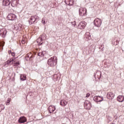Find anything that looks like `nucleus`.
<instances>
[{
	"mask_svg": "<svg viewBox=\"0 0 124 124\" xmlns=\"http://www.w3.org/2000/svg\"><path fill=\"white\" fill-rule=\"evenodd\" d=\"M42 22L44 24V25H45V24H46L45 23V20H42Z\"/></svg>",
	"mask_w": 124,
	"mask_h": 124,
	"instance_id": "obj_34",
	"label": "nucleus"
},
{
	"mask_svg": "<svg viewBox=\"0 0 124 124\" xmlns=\"http://www.w3.org/2000/svg\"><path fill=\"white\" fill-rule=\"evenodd\" d=\"M26 58H29V60H31V59L33 58V56L31 53H28L27 55Z\"/></svg>",
	"mask_w": 124,
	"mask_h": 124,
	"instance_id": "obj_23",
	"label": "nucleus"
},
{
	"mask_svg": "<svg viewBox=\"0 0 124 124\" xmlns=\"http://www.w3.org/2000/svg\"><path fill=\"white\" fill-rule=\"evenodd\" d=\"M57 57L53 56L48 60L47 64L51 67H54L57 64Z\"/></svg>",
	"mask_w": 124,
	"mask_h": 124,
	"instance_id": "obj_2",
	"label": "nucleus"
},
{
	"mask_svg": "<svg viewBox=\"0 0 124 124\" xmlns=\"http://www.w3.org/2000/svg\"><path fill=\"white\" fill-rule=\"evenodd\" d=\"M65 2L66 4L71 6L74 4V0H65Z\"/></svg>",
	"mask_w": 124,
	"mask_h": 124,
	"instance_id": "obj_11",
	"label": "nucleus"
},
{
	"mask_svg": "<svg viewBox=\"0 0 124 124\" xmlns=\"http://www.w3.org/2000/svg\"><path fill=\"white\" fill-rule=\"evenodd\" d=\"M84 105L85 107L89 108V107H90V106H91V103L90 102V101L86 100L84 102Z\"/></svg>",
	"mask_w": 124,
	"mask_h": 124,
	"instance_id": "obj_19",
	"label": "nucleus"
},
{
	"mask_svg": "<svg viewBox=\"0 0 124 124\" xmlns=\"http://www.w3.org/2000/svg\"><path fill=\"white\" fill-rule=\"evenodd\" d=\"M19 27H21L22 26V25L19 24Z\"/></svg>",
	"mask_w": 124,
	"mask_h": 124,
	"instance_id": "obj_38",
	"label": "nucleus"
},
{
	"mask_svg": "<svg viewBox=\"0 0 124 124\" xmlns=\"http://www.w3.org/2000/svg\"><path fill=\"white\" fill-rule=\"evenodd\" d=\"M54 77L57 78L58 79V75H55Z\"/></svg>",
	"mask_w": 124,
	"mask_h": 124,
	"instance_id": "obj_36",
	"label": "nucleus"
},
{
	"mask_svg": "<svg viewBox=\"0 0 124 124\" xmlns=\"http://www.w3.org/2000/svg\"><path fill=\"white\" fill-rule=\"evenodd\" d=\"M20 79L21 81H26L27 80V76L25 75H20Z\"/></svg>",
	"mask_w": 124,
	"mask_h": 124,
	"instance_id": "obj_20",
	"label": "nucleus"
},
{
	"mask_svg": "<svg viewBox=\"0 0 124 124\" xmlns=\"http://www.w3.org/2000/svg\"><path fill=\"white\" fill-rule=\"evenodd\" d=\"M34 17L35 18V20L36 21L37 20H38L39 19V17H38L37 16H34Z\"/></svg>",
	"mask_w": 124,
	"mask_h": 124,
	"instance_id": "obj_32",
	"label": "nucleus"
},
{
	"mask_svg": "<svg viewBox=\"0 0 124 124\" xmlns=\"http://www.w3.org/2000/svg\"><path fill=\"white\" fill-rule=\"evenodd\" d=\"M101 47H102V49H101V50H102V51H104V45H101L100 46V48H101Z\"/></svg>",
	"mask_w": 124,
	"mask_h": 124,
	"instance_id": "obj_31",
	"label": "nucleus"
},
{
	"mask_svg": "<svg viewBox=\"0 0 124 124\" xmlns=\"http://www.w3.org/2000/svg\"><path fill=\"white\" fill-rule=\"evenodd\" d=\"M40 38L43 40V41L44 40H45L46 39V34H43L40 36Z\"/></svg>",
	"mask_w": 124,
	"mask_h": 124,
	"instance_id": "obj_22",
	"label": "nucleus"
},
{
	"mask_svg": "<svg viewBox=\"0 0 124 124\" xmlns=\"http://www.w3.org/2000/svg\"><path fill=\"white\" fill-rule=\"evenodd\" d=\"M48 110L50 114H52V113L54 112L55 110H56V107H55V106H53V105L50 106L48 108Z\"/></svg>",
	"mask_w": 124,
	"mask_h": 124,
	"instance_id": "obj_9",
	"label": "nucleus"
},
{
	"mask_svg": "<svg viewBox=\"0 0 124 124\" xmlns=\"http://www.w3.org/2000/svg\"><path fill=\"white\" fill-rule=\"evenodd\" d=\"M93 99L95 101V102H97V103H98V102H101V101H103L104 100L103 97L100 96H95Z\"/></svg>",
	"mask_w": 124,
	"mask_h": 124,
	"instance_id": "obj_5",
	"label": "nucleus"
},
{
	"mask_svg": "<svg viewBox=\"0 0 124 124\" xmlns=\"http://www.w3.org/2000/svg\"><path fill=\"white\" fill-rule=\"evenodd\" d=\"M26 122H27V118L25 117H21L18 119V123H19V124H24L26 123Z\"/></svg>",
	"mask_w": 124,
	"mask_h": 124,
	"instance_id": "obj_10",
	"label": "nucleus"
},
{
	"mask_svg": "<svg viewBox=\"0 0 124 124\" xmlns=\"http://www.w3.org/2000/svg\"><path fill=\"white\" fill-rule=\"evenodd\" d=\"M112 44H113V45H118L119 44V40L115 39L112 41Z\"/></svg>",
	"mask_w": 124,
	"mask_h": 124,
	"instance_id": "obj_24",
	"label": "nucleus"
},
{
	"mask_svg": "<svg viewBox=\"0 0 124 124\" xmlns=\"http://www.w3.org/2000/svg\"><path fill=\"white\" fill-rule=\"evenodd\" d=\"M0 112H1V109H0Z\"/></svg>",
	"mask_w": 124,
	"mask_h": 124,
	"instance_id": "obj_39",
	"label": "nucleus"
},
{
	"mask_svg": "<svg viewBox=\"0 0 124 124\" xmlns=\"http://www.w3.org/2000/svg\"><path fill=\"white\" fill-rule=\"evenodd\" d=\"M10 101H11V98H8L7 101H6V105H9L10 104Z\"/></svg>",
	"mask_w": 124,
	"mask_h": 124,
	"instance_id": "obj_27",
	"label": "nucleus"
},
{
	"mask_svg": "<svg viewBox=\"0 0 124 124\" xmlns=\"http://www.w3.org/2000/svg\"><path fill=\"white\" fill-rule=\"evenodd\" d=\"M79 16L83 17L87 15V9L86 8L80 7L79 9Z\"/></svg>",
	"mask_w": 124,
	"mask_h": 124,
	"instance_id": "obj_3",
	"label": "nucleus"
},
{
	"mask_svg": "<svg viewBox=\"0 0 124 124\" xmlns=\"http://www.w3.org/2000/svg\"><path fill=\"white\" fill-rule=\"evenodd\" d=\"M4 105H0V109L1 110H4Z\"/></svg>",
	"mask_w": 124,
	"mask_h": 124,
	"instance_id": "obj_29",
	"label": "nucleus"
},
{
	"mask_svg": "<svg viewBox=\"0 0 124 124\" xmlns=\"http://www.w3.org/2000/svg\"><path fill=\"white\" fill-rule=\"evenodd\" d=\"M11 5L13 7H15V6H16V0H12Z\"/></svg>",
	"mask_w": 124,
	"mask_h": 124,
	"instance_id": "obj_25",
	"label": "nucleus"
},
{
	"mask_svg": "<svg viewBox=\"0 0 124 124\" xmlns=\"http://www.w3.org/2000/svg\"><path fill=\"white\" fill-rule=\"evenodd\" d=\"M117 101L119 102H123L124 101V96L123 95H119L117 98Z\"/></svg>",
	"mask_w": 124,
	"mask_h": 124,
	"instance_id": "obj_15",
	"label": "nucleus"
},
{
	"mask_svg": "<svg viewBox=\"0 0 124 124\" xmlns=\"http://www.w3.org/2000/svg\"><path fill=\"white\" fill-rule=\"evenodd\" d=\"M10 4V2L9 0H3V5L5 6H8Z\"/></svg>",
	"mask_w": 124,
	"mask_h": 124,
	"instance_id": "obj_18",
	"label": "nucleus"
},
{
	"mask_svg": "<svg viewBox=\"0 0 124 124\" xmlns=\"http://www.w3.org/2000/svg\"><path fill=\"white\" fill-rule=\"evenodd\" d=\"M86 37H87L88 39H90L91 38V35H90V33L87 32L85 34Z\"/></svg>",
	"mask_w": 124,
	"mask_h": 124,
	"instance_id": "obj_28",
	"label": "nucleus"
},
{
	"mask_svg": "<svg viewBox=\"0 0 124 124\" xmlns=\"http://www.w3.org/2000/svg\"><path fill=\"white\" fill-rule=\"evenodd\" d=\"M42 41H43V40L42 38H41L40 37H39L37 39V42L38 43V46H40L41 45H42V44H43V42H42Z\"/></svg>",
	"mask_w": 124,
	"mask_h": 124,
	"instance_id": "obj_16",
	"label": "nucleus"
},
{
	"mask_svg": "<svg viewBox=\"0 0 124 124\" xmlns=\"http://www.w3.org/2000/svg\"><path fill=\"white\" fill-rule=\"evenodd\" d=\"M89 96H90V94L89 93H87L86 94V97H89Z\"/></svg>",
	"mask_w": 124,
	"mask_h": 124,
	"instance_id": "obj_35",
	"label": "nucleus"
},
{
	"mask_svg": "<svg viewBox=\"0 0 124 124\" xmlns=\"http://www.w3.org/2000/svg\"><path fill=\"white\" fill-rule=\"evenodd\" d=\"M21 40V42L23 44H25V43H26V41L24 39H22Z\"/></svg>",
	"mask_w": 124,
	"mask_h": 124,
	"instance_id": "obj_33",
	"label": "nucleus"
},
{
	"mask_svg": "<svg viewBox=\"0 0 124 124\" xmlns=\"http://www.w3.org/2000/svg\"><path fill=\"white\" fill-rule=\"evenodd\" d=\"M0 35L2 37H5L6 35V30L5 29L3 28L0 30Z\"/></svg>",
	"mask_w": 124,
	"mask_h": 124,
	"instance_id": "obj_8",
	"label": "nucleus"
},
{
	"mask_svg": "<svg viewBox=\"0 0 124 124\" xmlns=\"http://www.w3.org/2000/svg\"><path fill=\"white\" fill-rule=\"evenodd\" d=\"M60 104L61 106H66L67 105V102L64 100H61Z\"/></svg>",
	"mask_w": 124,
	"mask_h": 124,
	"instance_id": "obj_17",
	"label": "nucleus"
},
{
	"mask_svg": "<svg viewBox=\"0 0 124 124\" xmlns=\"http://www.w3.org/2000/svg\"><path fill=\"white\" fill-rule=\"evenodd\" d=\"M44 55H45V52L44 51H42L37 53V56L39 57H44Z\"/></svg>",
	"mask_w": 124,
	"mask_h": 124,
	"instance_id": "obj_21",
	"label": "nucleus"
},
{
	"mask_svg": "<svg viewBox=\"0 0 124 124\" xmlns=\"http://www.w3.org/2000/svg\"><path fill=\"white\" fill-rule=\"evenodd\" d=\"M94 25L95 27H97L99 28L100 26H101V24H102V20H101L99 18H96L94 20Z\"/></svg>",
	"mask_w": 124,
	"mask_h": 124,
	"instance_id": "obj_4",
	"label": "nucleus"
},
{
	"mask_svg": "<svg viewBox=\"0 0 124 124\" xmlns=\"http://www.w3.org/2000/svg\"><path fill=\"white\" fill-rule=\"evenodd\" d=\"M86 25L87 23L85 21H82L78 24V28L79 29V30H83V29L85 28Z\"/></svg>",
	"mask_w": 124,
	"mask_h": 124,
	"instance_id": "obj_6",
	"label": "nucleus"
},
{
	"mask_svg": "<svg viewBox=\"0 0 124 124\" xmlns=\"http://www.w3.org/2000/svg\"><path fill=\"white\" fill-rule=\"evenodd\" d=\"M21 63V62L19 61L16 62V66H18V65H20V64Z\"/></svg>",
	"mask_w": 124,
	"mask_h": 124,
	"instance_id": "obj_30",
	"label": "nucleus"
},
{
	"mask_svg": "<svg viewBox=\"0 0 124 124\" xmlns=\"http://www.w3.org/2000/svg\"><path fill=\"white\" fill-rule=\"evenodd\" d=\"M16 18V16L13 14H11L8 15L7 19L11 21H14Z\"/></svg>",
	"mask_w": 124,
	"mask_h": 124,
	"instance_id": "obj_7",
	"label": "nucleus"
},
{
	"mask_svg": "<svg viewBox=\"0 0 124 124\" xmlns=\"http://www.w3.org/2000/svg\"><path fill=\"white\" fill-rule=\"evenodd\" d=\"M16 3H17V1H18V0H16Z\"/></svg>",
	"mask_w": 124,
	"mask_h": 124,
	"instance_id": "obj_40",
	"label": "nucleus"
},
{
	"mask_svg": "<svg viewBox=\"0 0 124 124\" xmlns=\"http://www.w3.org/2000/svg\"><path fill=\"white\" fill-rule=\"evenodd\" d=\"M11 55L13 57L10 59V60L7 61L4 64V66L6 67H7L8 65H10L11 64H13L15 65V66H16V58H15V53L12 52Z\"/></svg>",
	"mask_w": 124,
	"mask_h": 124,
	"instance_id": "obj_1",
	"label": "nucleus"
},
{
	"mask_svg": "<svg viewBox=\"0 0 124 124\" xmlns=\"http://www.w3.org/2000/svg\"><path fill=\"white\" fill-rule=\"evenodd\" d=\"M8 53L9 54H11L12 53H11V50H9V51H8Z\"/></svg>",
	"mask_w": 124,
	"mask_h": 124,
	"instance_id": "obj_37",
	"label": "nucleus"
},
{
	"mask_svg": "<svg viewBox=\"0 0 124 124\" xmlns=\"http://www.w3.org/2000/svg\"><path fill=\"white\" fill-rule=\"evenodd\" d=\"M36 21V20H35V17H34V16H31L30 20L29 21V24L32 25V24H34V23H35Z\"/></svg>",
	"mask_w": 124,
	"mask_h": 124,
	"instance_id": "obj_13",
	"label": "nucleus"
},
{
	"mask_svg": "<svg viewBox=\"0 0 124 124\" xmlns=\"http://www.w3.org/2000/svg\"><path fill=\"white\" fill-rule=\"evenodd\" d=\"M114 96H115V94L111 92L108 93L107 95V97L108 99H113Z\"/></svg>",
	"mask_w": 124,
	"mask_h": 124,
	"instance_id": "obj_12",
	"label": "nucleus"
},
{
	"mask_svg": "<svg viewBox=\"0 0 124 124\" xmlns=\"http://www.w3.org/2000/svg\"><path fill=\"white\" fill-rule=\"evenodd\" d=\"M95 76H97L98 79H100V78H101V72L97 71L96 73L94 74V78H95Z\"/></svg>",
	"mask_w": 124,
	"mask_h": 124,
	"instance_id": "obj_14",
	"label": "nucleus"
},
{
	"mask_svg": "<svg viewBox=\"0 0 124 124\" xmlns=\"http://www.w3.org/2000/svg\"><path fill=\"white\" fill-rule=\"evenodd\" d=\"M3 46H4V42H2L0 43V51L2 50V49H3Z\"/></svg>",
	"mask_w": 124,
	"mask_h": 124,
	"instance_id": "obj_26",
	"label": "nucleus"
}]
</instances>
